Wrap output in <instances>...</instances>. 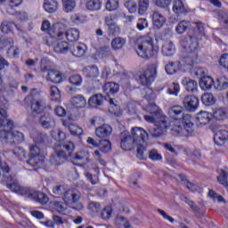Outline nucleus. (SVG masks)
Listing matches in <instances>:
<instances>
[{"mask_svg": "<svg viewBox=\"0 0 228 228\" xmlns=\"http://www.w3.org/2000/svg\"><path fill=\"white\" fill-rule=\"evenodd\" d=\"M149 140V134L142 127L132 128L131 134L124 132L121 134V149L123 151H133L134 147L137 149Z\"/></svg>", "mask_w": 228, "mask_h": 228, "instance_id": "nucleus-1", "label": "nucleus"}, {"mask_svg": "<svg viewBox=\"0 0 228 228\" xmlns=\"http://www.w3.org/2000/svg\"><path fill=\"white\" fill-rule=\"evenodd\" d=\"M61 150H57L56 153L53 154L49 160L43 163V167L46 172H53L56 169V167L63 163V159L72 158V152H74V142H68L66 144H58Z\"/></svg>", "mask_w": 228, "mask_h": 228, "instance_id": "nucleus-2", "label": "nucleus"}, {"mask_svg": "<svg viewBox=\"0 0 228 228\" xmlns=\"http://www.w3.org/2000/svg\"><path fill=\"white\" fill-rule=\"evenodd\" d=\"M134 49L140 58L149 60L158 55V49L154 48V40L149 36L140 37Z\"/></svg>", "mask_w": 228, "mask_h": 228, "instance_id": "nucleus-3", "label": "nucleus"}, {"mask_svg": "<svg viewBox=\"0 0 228 228\" xmlns=\"http://www.w3.org/2000/svg\"><path fill=\"white\" fill-rule=\"evenodd\" d=\"M45 160V156L40 151V148L37 144L29 145V154L27 164L29 167H34V170H38L44 167V161Z\"/></svg>", "mask_w": 228, "mask_h": 228, "instance_id": "nucleus-4", "label": "nucleus"}, {"mask_svg": "<svg viewBox=\"0 0 228 228\" xmlns=\"http://www.w3.org/2000/svg\"><path fill=\"white\" fill-rule=\"evenodd\" d=\"M4 181L6 183V186L11 191H13L14 193H18V195H22L23 197H27L28 193L30 190V187H22L20 184H19V181L15 179L12 175H4Z\"/></svg>", "mask_w": 228, "mask_h": 228, "instance_id": "nucleus-5", "label": "nucleus"}, {"mask_svg": "<svg viewBox=\"0 0 228 228\" xmlns=\"http://www.w3.org/2000/svg\"><path fill=\"white\" fill-rule=\"evenodd\" d=\"M147 156L151 159V161H161L163 159V156L158 152V150L152 149L151 151H147V142H144L143 144L137 148V159L143 160L147 159Z\"/></svg>", "mask_w": 228, "mask_h": 228, "instance_id": "nucleus-6", "label": "nucleus"}, {"mask_svg": "<svg viewBox=\"0 0 228 228\" xmlns=\"http://www.w3.org/2000/svg\"><path fill=\"white\" fill-rule=\"evenodd\" d=\"M27 198L30 199V200H35L36 202H38L42 206H45V204L49 202V196H47V194L42 191H38L31 187L28 190Z\"/></svg>", "mask_w": 228, "mask_h": 228, "instance_id": "nucleus-7", "label": "nucleus"}, {"mask_svg": "<svg viewBox=\"0 0 228 228\" xmlns=\"http://www.w3.org/2000/svg\"><path fill=\"white\" fill-rule=\"evenodd\" d=\"M156 69H148L139 76V81L143 86H150V85L153 83L154 79H156Z\"/></svg>", "mask_w": 228, "mask_h": 228, "instance_id": "nucleus-8", "label": "nucleus"}, {"mask_svg": "<svg viewBox=\"0 0 228 228\" xmlns=\"http://www.w3.org/2000/svg\"><path fill=\"white\" fill-rule=\"evenodd\" d=\"M0 127L13 129V121L8 119V102L0 107Z\"/></svg>", "mask_w": 228, "mask_h": 228, "instance_id": "nucleus-9", "label": "nucleus"}, {"mask_svg": "<svg viewBox=\"0 0 228 228\" xmlns=\"http://www.w3.org/2000/svg\"><path fill=\"white\" fill-rule=\"evenodd\" d=\"M38 124L43 129H54L56 127V120L49 113L42 114L38 118Z\"/></svg>", "mask_w": 228, "mask_h": 228, "instance_id": "nucleus-10", "label": "nucleus"}, {"mask_svg": "<svg viewBox=\"0 0 228 228\" xmlns=\"http://www.w3.org/2000/svg\"><path fill=\"white\" fill-rule=\"evenodd\" d=\"M63 38H67L69 42H77L79 40V30L77 28H70L67 32H58L57 39L63 40Z\"/></svg>", "mask_w": 228, "mask_h": 228, "instance_id": "nucleus-11", "label": "nucleus"}, {"mask_svg": "<svg viewBox=\"0 0 228 228\" xmlns=\"http://www.w3.org/2000/svg\"><path fill=\"white\" fill-rule=\"evenodd\" d=\"M183 104L187 111H197V109L199 108V98L195 95H186Z\"/></svg>", "mask_w": 228, "mask_h": 228, "instance_id": "nucleus-12", "label": "nucleus"}, {"mask_svg": "<svg viewBox=\"0 0 228 228\" xmlns=\"http://www.w3.org/2000/svg\"><path fill=\"white\" fill-rule=\"evenodd\" d=\"M183 47L185 53H197V49H199V39L193 36H189V37L183 42Z\"/></svg>", "mask_w": 228, "mask_h": 228, "instance_id": "nucleus-13", "label": "nucleus"}, {"mask_svg": "<svg viewBox=\"0 0 228 228\" xmlns=\"http://www.w3.org/2000/svg\"><path fill=\"white\" fill-rule=\"evenodd\" d=\"M81 199V193L76 189H69L65 191L62 200L66 204H76Z\"/></svg>", "mask_w": 228, "mask_h": 228, "instance_id": "nucleus-14", "label": "nucleus"}, {"mask_svg": "<svg viewBox=\"0 0 228 228\" xmlns=\"http://www.w3.org/2000/svg\"><path fill=\"white\" fill-rule=\"evenodd\" d=\"M69 51L76 58H83V55L86 54L87 51V47L86 45L83 43H75L70 45Z\"/></svg>", "mask_w": 228, "mask_h": 228, "instance_id": "nucleus-15", "label": "nucleus"}, {"mask_svg": "<svg viewBox=\"0 0 228 228\" xmlns=\"http://www.w3.org/2000/svg\"><path fill=\"white\" fill-rule=\"evenodd\" d=\"M30 110L33 114L39 115V113H44L45 110H47V102H45V100L40 99V100H34L31 102Z\"/></svg>", "mask_w": 228, "mask_h": 228, "instance_id": "nucleus-16", "label": "nucleus"}, {"mask_svg": "<svg viewBox=\"0 0 228 228\" xmlns=\"http://www.w3.org/2000/svg\"><path fill=\"white\" fill-rule=\"evenodd\" d=\"M65 78V74L60 72L56 69H50L48 70V74L46 77L47 81H51L55 85L62 83L63 79Z\"/></svg>", "mask_w": 228, "mask_h": 228, "instance_id": "nucleus-17", "label": "nucleus"}, {"mask_svg": "<svg viewBox=\"0 0 228 228\" xmlns=\"http://www.w3.org/2000/svg\"><path fill=\"white\" fill-rule=\"evenodd\" d=\"M62 126H64V127H67L70 134H72L73 136H81V134H83V128H81L76 123H72L68 120H63Z\"/></svg>", "mask_w": 228, "mask_h": 228, "instance_id": "nucleus-18", "label": "nucleus"}, {"mask_svg": "<svg viewBox=\"0 0 228 228\" xmlns=\"http://www.w3.org/2000/svg\"><path fill=\"white\" fill-rule=\"evenodd\" d=\"M168 116L173 120H181L184 116V108L179 105H175L168 110Z\"/></svg>", "mask_w": 228, "mask_h": 228, "instance_id": "nucleus-19", "label": "nucleus"}, {"mask_svg": "<svg viewBox=\"0 0 228 228\" xmlns=\"http://www.w3.org/2000/svg\"><path fill=\"white\" fill-rule=\"evenodd\" d=\"M106 101V97L102 94H93L88 100V105L90 108L97 109L99 106H102Z\"/></svg>", "mask_w": 228, "mask_h": 228, "instance_id": "nucleus-20", "label": "nucleus"}, {"mask_svg": "<svg viewBox=\"0 0 228 228\" xmlns=\"http://www.w3.org/2000/svg\"><path fill=\"white\" fill-rule=\"evenodd\" d=\"M214 142L216 145H224L225 142H228V131L225 129H220L215 132Z\"/></svg>", "mask_w": 228, "mask_h": 228, "instance_id": "nucleus-21", "label": "nucleus"}, {"mask_svg": "<svg viewBox=\"0 0 228 228\" xmlns=\"http://www.w3.org/2000/svg\"><path fill=\"white\" fill-rule=\"evenodd\" d=\"M83 73L89 79H97L100 76L99 68L96 65L86 66L83 69Z\"/></svg>", "mask_w": 228, "mask_h": 228, "instance_id": "nucleus-22", "label": "nucleus"}, {"mask_svg": "<svg viewBox=\"0 0 228 228\" xmlns=\"http://www.w3.org/2000/svg\"><path fill=\"white\" fill-rule=\"evenodd\" d=\"M152 22H153V28L156 29H161L163 26H165V23L167 22V18L163 16L159 12L155 11L152 14Z\"/></svg>", "mask_w": 228, "mask_h": 228, "instance_id": "nucleus-23", "label": "nucleus"}, {"mask_svg": "<svg viewBox=\"0 0 228 228\" xmlns=\"http://www.w3.org/2000/svg\"><path fill=\"white\" fill-rule=\"evenodd\" d=\"M172 11L175 15H177V17H179V15H186V13H188V10L184 7V3L181 0L173 1Z\"/></svg>", "mask_w": 228, "mask_h": 228, "instance_id": "nucleus-24", "label": "nucleus"}, {"mask_svg": "<svg viewBox=\"0 0 228 228\" xmlns=\"http://www.w3.org/2000/svg\"><path fill=\"white\" fill-rule=\"evenodd\" d=\"M211 118H213V114L208 111H200L197 114V125L207 126L208 122H211Z\"/></svg>", "mask_w": 228, "mask_h": 228, "instance_id": "nucleus-25", "label": "nucleus"}, {"mask_svg": "<svg viewBox=\"0 0 228 228\" xmlns=\"http://www.w3.org/2000/svg\"><path fill=\"white\" fill-rule=\"evenodd\" d=\"M32 140L37 145H45V143L49 142V135L44 132H35L32 134Z\"/></svg>", "mask_w": 228, "mask_h": 228, "instance_id": "nucleus-26", "label": "nucleus"}, {"mask_svg": "<svg viewBox=\"0 0 228 228\" xmlns=\"http://www.w3.org/2000/svg\"><path fill=\"white\" fill-rule=\"evenodd\" d=\"M52 136L53 138H54V141L55 142H58L56 143V151H61V148H60V144L61 145H65L66 143H72V142H63L61 143V142H63V140H65V134L63 133V131L58 129L57 131H53L52 133Z\"/></svg>", "mask_w": 228, "mask_h": 228, "instance_id": "nucleus-27", "label": "nucleus"}, {"mask_svg": "<svg viewBox=\"0 0 228 228\" xmlns=\"http://www.w3.org/2000/svg\"><path fill=\"white\" fill-rule=\"evenodd\" d=\"M111 133H113V128H111V126L106 124L95 129V134L98 138H108Z\"/></svg>", "mask_w": 228, "mask_h": 228, "instance_id": "nucleus-28", "label": "nucleus"}, {"mask_svg": "<svg viewBox=\"0 0 228 228\" xmlns=\"http://www.w3.org/2000/svg\"><path fill=\"white\" fill-rule=\"evenodd\" d=\"M182 85H183L185 90H187V92H191L192 94L197 92L198 88H199V84L197 83V81H195L194 79L191 78H188V77H183L182 80Z\"/></svg>", "mask_w": 228, "mask_h": 228, "instance_id": "nucleus-29", "label": "nucleus"}, {"mask_svg": "<svg viewBox=\"0 0 228 228\" xmlns=\"http://www.w3.org/2000/svg\"><path fill=\"white\" fill-rule=\"evenodd\" d=\"M118 90H120V86L115 82H108L103 86V92L110 95H115V94H118Z\"/></svg>", "mask_w": 228, "mask_h": 228, "instance_id": "nucleus-30", "label": "nucleus"}, {"mask_svg": "<svg viewBox=\"0 0 228 228\" xmlns=\"http://www.w3.org/2000/svg\"><path fill=\"white\" fill-rule=\"evenodd\" d=\"M214 88L222 92L224 90H227L228 88V79L225 76H221L217 77L216 83H214Z\"/></svg>", "mask_w": 228, "mask_h": 228, "instance_id": "nucleus-31", "label": "nucleus"}, {"mask_svg": "<svg viewBox=\"0 0 228 228\" xmlns=\"http://www.w3.org/2000/svg\"><path fill=\"white\" fill-rule=\"evenodd\" d=\"M107 26V33L109 37H117L120 35V27L117 23L104 21Z\"/></svg>", "mask_w": 228, "mask_h": 228, "instance_id": "nucleus-32", "label": "nucleus"}, {"mask_svg": "<svg viewBox=\"0 0 228 228\" xmlns=\"http://www.w3.org/2000/svg\"><path fill=\"white\" fill-rule=\"evenodd\" d=\"M197 58H199V54L197 53H187V55L183 57L182 61L183 65L193 67V65L197 63Z\"/></svg>", "mask_w": 228, "mask_h": 228, "instance_id": "nucleus-33", "label": "nucleus"}, {"mask_svg": "<svg viewBox=\"0 0 228 228\" xmlns=\"http://www.w3.org/2000/svg\"><path fill=\"white\" fill-rule=\"evenodd\" d=\"M70 51V45L66 41H59L54 46V52L59 54H67Z\"/></svg>", "mask_w": 228, "mask_h": 228, "instance_id": "nucleus-34", "label": "nucleus"}, {"mask_svg": "<svg viewBox=\"0 0 228 228\" xmlns=\"http://www.w3.org/2000/svg\"><path fill=\"white\" fill-rule=\"evenodd\" d=\"M200 86L202 90H211L215 86V80L211 77H203L200 80Z\"/></svg>", "mask_w": 228, "mask_h": 228, "instance_id": "nucleus-35", "label": "nucleus"}, {"mask_svg": "<svg viewBox=\"0 0 228 228\" xmlns=\"http://www.w3.org/2000/svg\"><path fill=\"white\" fill-rule=\"evenodd\" d=\"M181 69V61H170L165 67L167 74L173 76V74L177 73V70Z\"/></svg>", "mask_w": 228, "mask_h": 228, "instance_id": "nucleus-36", "label": "nucleus"}, {"mask_svg": "<svg viewBox=\"0 0 228 228\" xmlns=\"http://www.w3.org/2000/svg\"><path fill=\"white\" fill-rule=\"evenodd\" d=\"M75 161H79L83 165H87V163H90V153L87 151L77 152Z\"/></svg>", "mask_w": 228, "mask_h": 228, "instance_id": "nucleus-37", "label": "nucleus"}, {"mask_svg": "<svg viewBox=\"0 0 228 228\" xmlns=\"http://www.w3.org/2000/svg\"><path fill=\"white\" fill-rule=\"evenodd\" d=\"M71 104L75 108H86V98L81 94L76 95L71 98Z\"/></svg>", "mask_w": 228, "mask_h": 228, "instance_id": "nucleus-38", "label": "nucleus"}, {"mask_svg": "<svg viewBox=\"0 0 228 228\" xmlns=\"http://www.w3.org/2000/svg\"><path fill=\"white\" fill-rule=\"evenodd\" d=\"M44 8L48 13H54L58 10V2L56 0H45Z\"/></svg>", "mask_w": 228, "mask_h": 228, "instance_id": "nucleus-39", "label": "nucleus"}, {"mask_svg": "<svg viewBox=\"0 0 228 228\" xmlns=\"http://www.w3.org/2000/svg\"><path fill=\"white\" fill-rule=\"evenodd\" d=\"M162 54L164 56H174L175 54V46L173 42L166 43L162 46Z\"/></svg>", "mask_w": 228, "mask_h": 228, "instance_id": "nucleus-40", "label": "nucleus"}, {"mask_svg": "<svg viewBox=\"0 0 228 228\" xmlns=\"http://www.w3.org/2000/svg\"><path fill=\"white\" fill-rule=\"evenodd\" d=\"M14 28H17V25H15L12 21L8 20L3 21L0 25V29L2 33H4L5 35H8V33H12Z\"/></svg>", "mask_w": 228, "mask_h": 228, "instance_id": "nucleus-41", "label": "nucleus"}, {"mask_svg": "<svg viewBox=\"0 0 228 228\" xmlns=\"http://www.w3.org/2000/svg\"><path fill=\"white\" fill-rule=\"evenodd\" d=\"M201 102L203 104H205V106H213V104L216 102V98L211 93H205L201 96Z\"/></svg>", "mask_w": 228, "mask_h": 228, "instance_id": "nucleus-42", "label": "nucleus"}, {"mask_svg": "<svg viewBox=\"0 0 228 228\" xmlns=\"http://www.w3.org/2000/svg\"><path fill=\"white\" fill-rule=\"evenodd\" d=\"M126 45V38L124 37H115L111 41V48L113 51H118L119 49H122Z\"/></svg>", "mask_w": 228, "mask_h": 228, "instance_id": "nucleus-43", "label": "nucleus"}, {"mask_svg": "<svg viewBox=\"0 0 228 228\" xmlns=\"http://www.w3.org/2000/svg\"><path fill=\"white\" fill-rule=\"evenodd\" d=\"M214 118L216 120H225L228 117L227 109L225 108H217L213 113Z\"/></svg>", "mask_w": 228, "mask_h": 228, "instance_id": "nucleus-44", "label": "nucleus"}, {"mask_svg": "<svg viewBox=\"0 0 228 228\" xmlns=\"http://www.w3.org/2000/svg\"><path fill=\"white\" fill-rule=\"evenodd\" d=\"M165 88H167V93L169 95H177V94H179V91L181 90V87L175 82L167 84L165 86Z\"/></svg>", "mask_w": 228, "mask_h": 228, "instance_id": "nucleus-45", "label": "nucleus"}, {"mask_svg": "<svg viewBox=\"0 0 228 228\" xmlns=\"http://www.w3.org/2000/svg\"><path fill=\"white\" fill-rule=\"evenodd\" d=\"M151 2L149 0H139L138 1V13L139 15H145L149 10Z\"/></svg>", "mask_w": 228, "mask_h": 228, "instance_id": "nucleus-46", "label": "nucleus"}, {"mask_svg": "<svg viewBox=\"0 0 228 228\" xmlns=\"http://www.w3.org/2000/svg\"><path fill=\"white\" fill-rule=\"evenodd\" d=\"M214 15L224 24V28H228V15L227 12L220 10L214 11Z\"/></svg>", "mask_w": 228, "mask_h": 228, "instance_id": "nucleus-47", "label": "nucleus"}, {"mask_svg": "<svg viewBox=\"0 0 228 228\" xmlns=\"http://www.w3.org/2000/svg\"><path fill=\"white\" fill-rule=\"evenodd\" d=\"M62 7L66 13L74 12V8H76V0H62Z\"/></svg>", "mask_w": 228, "mask_h": 228, "instance_id": "nucleus-48", "label": "nucleus"}, {"mask_svg": "<svg viewBox=\"0 0 228 228\" xmlns=\"http://www.w3.org/2000/svg\"><path fill=\"white\" fill-rule=\"evenodd\" d=\"M190 21L182 20L175 27V31L176 33H178V35H183V33H185L188 30V28H190Z\"/></svg>", "mask_w": 228, "mask_h": 228, "instance_id": "nucleus-49", "label": "nucleus"}, {"mask_svg": "<svg viewBox=\"0 0 228 228\" xmlns=\"http://www.w3.org/2000/svg\"><path fill=\"white\" fill-rule=\"evenodd\" d=\"M148 131L153 138H159V136H162L164 134L163 130L159 128L158 125H153V126H150L148 128Z\"/></svg>", "mask_w": 228, "mask_h": 228, "instance_id": "nucleus-50", "label": "nucleus"}, {"mask_svg": "<svg viewBox=\"0 0 228 228\" xmlns=\"http://www.w3.org/2000/svg\"><path fill=\"white\" fill-rule=\"evenodd\" d=\"M11 138H12V143H22L24 142V134L14 130L11 132Z\"/></svg>", "mask_w": 228, "mask_h": 228, "instance_id": "nucleus-51", "label": "nucleus"}, {"mask_svg": "<svg viewBox=\"0 0 228 228\" xmlns=\"http://www.w3.org/2000/svg\"><path fill=\"white\" fill-rule=\"evenodd\" d=\"M69 81L73 86H81V84L83 83V77L79 74H74L69 76Z\"/></svg>", "mask_w": 228, "mask_h": 228, "instance_id": "nucleus-52", "label": "nucleus"}, {"mask_svg": "<svg viewBox=\"0 0 228 228\" xmlns=\"http://www.w3.org/2000/svg\"><path fill=\"white\" fill-rule=\"evenodd\" d=\"M101 6L102 4L100 0H90L86 3V8L91 12L101 10Z\"/></svg>", "mask_w": 228, "mask_h": 228, "instance_id": "nucleus-53", "label": "nucleus"}, {"mask_svg": "<svg viewBox=\"0 0 228 228\" xmlns=\"http://www.w3.org/2000/svg\"><path fill=\"white\" fill-rule=\"evenodd\" d=\"M98 149H100L102 152H110V151H111V142L108 140H100Z\"/></svg>", "mask_w": 228, "mask_h": 228, "instance_id": "nucleus-54", "label": "nucleus"}, {"mask_svg": "<svg viewBox=\"0 0 228 228\" xmlns=\"http://www.w3.org/2000/svg\"><path fill=\"white\" fill-rule=\"evenodd\" d=\"M50 95L52 101H60L61 99V94L60 93V89L56 86H52L50 87Z\"/></svg>", "mask_w": 228, "mask_h": 228, "instance_id": "nucleus-55", "label": "nucleus"}, {"mask_svg": "<svg viewBox=\"0 0 228 228\" xmlns=\"http://www.w3.org/2000/svg\"><path fill=\"white\" fill-rule=\"evenodd\" d=\"M180 181L183 183V184H184V186H186V188H188V190H191V191H195V190H197V186L191 183H190V181H188V179H186V176L183 174L178 175Z\"/></svg>", "mask_w": 228, "mask_h": 228, "instance_id": "nucleus-56", "label": "nucleus"}, {"mask_svg": "<svg viewBox=\"0 0 228 228\" xmlns=\"http://www.w3.org/2000/svg\"><path fill=\"white\" fill-rule=\"evenodd\" d=\"M124 6L128 10L129 13H136V10H138V4L133 0L125 2Z\"/></svg>", "mask_w": 228, "mask_h": 228, "instance_id": "nucleus-57", "label": "nucleus"}, {"mask_svg": "<svg viewBox=\"0 0 228 228\" xmlns=\"http://www.w3.org/2000/svg\"><path fill=\"white\" fill-rule=\"evenodd\" d=\"M124 15L123 12H118L116 13L109 14L105 16L104 18V22H111V23H116L115 20H118L120 17Z\"/></svg>", "mask_w": 228, "mask_h": 228, "instance_id": "nucleus-58", "label": "nucleus"}, {"mask_svg": "<svg viewBox=\"0 0 228 228\" xmlns=\"http://www.w3.org/2000/svg\"><path fill=\"white\" fill-rule=\"evenodd\" d=\"M12 153L14 156H16V158H19L20 159H26V151L20 146H16L12 150Z\"/></svg>", "mask_w": 228, "mask_h": 228, "instance_id": "nucleus-59", "label": "nucleus"}, {"mask_svg": "<svg viewBox=\"0 0 228 228\" xmlns=\"http://www.w3.org/2000/svg\"><path fill=\"white\" fill-rule=\"evenodd\" d=\"M179 121L184 126V129H186V127L190 128L193 126V123H191V115L190 114L183 113V117Z\"/></svg>", "mask_w": 228, "mask_h": 228, "instance_id": "nucleus-60", "label": "nucleus"}, {"mask_svg": "<svg viewBox=\"0 0 228 228\" xmlns=\"http://www.w3.org/2000/svg\"><path fill=\"white\" fill-rule=\"evenodd\" d=\"M66 191L67 190H65V185H55L53 187V193L57 197H63Z\"/></svg>", "mask_w": 228, "mask_h": 228, "instance_id": "nucleus-61", "label": "nucleus"}, {"mask_svg": "<svg viewBox=\"0 0 228 228\" xmlns=\"http://www.w3.org/2000/svg\"><path fill=\"white\" fill-rule=\"evenodd\" d=\"M98 53L101 58H110V56H112L111 48L110 46H102Z\"/></svg>", "mask_w": 228, "mask_h": 228, "instance_id": "nucleus-62", "label": "nucleus"}, {"mask_svg": "<svg viewBox=\"0 0 228 228\" xmlns=\"http://www.w3.org/2000/svg\"><path fill=\"white\" fill-rule=\"evenodd\" d=\"M105 8L109 12H115L118 8V0H108Z\"/></svg>", "mask_w": 228, "mask_h": 228, "instance_id": "nucleus-63", "label": "nucleus"}, {"mask_svg": "<svg viewBox=\"0 0 228 228\" xmlns=\"http://www.w3.org/2000/svg\"><path fill=\"white\" fill-rule=\"evenodd\" d=\"M218 183L223 186L228 185V172L223 171L222 174L217 177Z\"/></svg>", "mask_w": 228, "mask_h": 228, "instance_id": "nucleus-64", "label": "nucleus"}]
</instances>
